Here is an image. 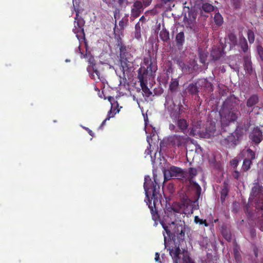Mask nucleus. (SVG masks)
I'll list each match as a JSON object with an SVG mask.
<instances>
[{"mask_svg":"<svg viewBox=\"0 0 263 263\" xmlns=\"http://www.w3.org/2000/svg\"><path fill=\"white\" fill-rule=\"evenodd\" d=\"M154 181L155 182H153L151 178L147 176L145 177V182L144 183V188L147 200L146 203L151 209V212L152 214H153V216H155V215L154 214V210L151 206V199H154V203H155V199L158 198L159 190L160 189L158 182L156 181L155 178H154Z\"/></svg>","mask_w":263,"mask_h":263,"instance_id":"obj_1","label":"nucleus"},{"mask_svg":"<svg viewBox=\"0 0 263 263\" xmlns=\"http://www.w3.org/2000/svg\"><path fill=\"white\" fill-rule=\"evenodd\" d=\"M116 44L119 48L121 67L124 73V71L128 69L129 66V63L130 62L128 60L130 58V54L127 52V47L123 43L120 37L118 39Z\"/></svg>","mask_w":263,"mask_h":263,"instance_id":"obj_2","label":"nucleus"},{"mask_svg":"<svg viewBox=\"0 0 263 263\" xmlns=\"http://www.w3.org/2000/svg\"><path fill=\"white\" fill-rule=\"evenodd\" d=\"M220 135L221 138H220V142L226 147L235 146L237 144L239 138L238 133L236 130L233 133H227L224 127H223V129H221Z\"/></svg>","mask_w":263,"mask_h":263,"instance_id":"obj_3","label":"nucleus"},{"mask_svg":"<svg viewBox=\"0 0 263 263\" xmlns=\"http://www.w3.org/2000/svg\"><path fill=\"white\" fill-rule=\"evenodd\" d=\"M219 114L222 129L228 126L230 123L235 121L240 115L238 110H220Z\"/></svg>","mask_w":263,"mask_h":263,"instance_id":"obj_4","label":"nucleus"},{"mask_svg":"<svg viewBox=\"0 0 263 263\" xmlns=\"http://www.w3.org/2000/svg\"><path fill=\"white\" fill-rule=\"evenodd\" d=\"M164 178L170 180L172 178H176L181 179L187 176V172L184 171L181 168L172 166L167 168L164 169L163 171Z\"/></svg>","mask_w":263,"mask_h":263,"instance_id":"obj_5","label":"nucleus"},{"mask_svg":"<svg viewBox=\"0 0 263 263\" xmlns=\"http://www.w3.org/2000/svg\"><path fill=\"white\" fill-rule=\"evenodd\" d=\"M190 183L191 190L195 193V195L193 199H186V201L185 203L192 204V208L191 211V213H193V210L197 209L198 207V200L201 194V189L200 185L193 180H191Z\"/></svg>","mask_w":263,"mask_h":263,"instance_id":"obj_6","label":"nucleus"},{"mask_svg":"<svg viewBox=\"0 0 263 263\" xmlns=\"http://www.w3.org/2000/svg\"><path fill=\"white\" fill-rule=\"evenodd\" d=\"M173 227V233L175 236L180 239H184L185 233V224L183 221H176L173 222L171 227Z\"/></svg>","mask_w":263,"mask_h":263,"instance_id":"obj_7","label":"nucleus"},{"mask_svg":"<svg viewBox=\"0 0 263 263\" xmlns=\"http://www.w3.org/2000/svg\"><path fill=\"white\" fill-rule=\"evenodd\" d=\"M196 13L194 11H190L187 14H185L183 22L185 26L190 29L195 31L196 29Z\"/></svg>","mask_w":263,"mask_h":263,"instance_id":"obj_8","label":"nucleus"},{"mask_svg":"<svg viewBox=\"0 0 263 263\" xmlns=\"http://www.w3.org/2000/svg\"><path fill=\"white\" fill-rule=\"evenodd\" d=\"M238 102L239 100L234 96H230L223 102L220 110H238Z\"/></svg>","mask_w":263,"mask_h":263,"instance_id":"obj_9","label":"nucleus"},{"mask_svg":"<svg viewBox=\"0 0 263 263\" xmlns=\"http://www.w3.org/2000/svg\"><path fill=\"white\" fill-rule=\"evenodd\" d=\"M85 24V21L81 17H79V11L76 12V16L74 17V28L72 31L74 34H76L77 36L78 34H84V26Z\"/></svg>","mask_w":263,"mask_h":263,"instance_id":"obj_10","label":"nucleus"},{"mask_svg":"<svg viewBox=\"0 0 263 263\" xmlns=\"http://www.w3.org/2000/svg\"><path fill=\"white\" fill-rule=\"evenodd\" d=\"M189 138L186 136H180L174 135L168 138V141L174 146H185L189 141Z\"/></svg>","mask_w":263,"mask_h":263,"instance_id":"obj_11","label":"nucleus"},{"mask_svg":"<svg viewBox=\"0 0 263 263\" xmlns=\"http://www.w3.org/2000/svg\"><path fill=\"white\" fill-rule=\"evenodd\" d=\"M144 8L142 2L139 0H136L133 5L131 16L134 18L138 17L143 11Z\"/></svg>","mask_w":263,"mask_h":263,"instance_id":"obj_12","label":"nucleus"},{"mask_svg":"<svg viewBox=\"0 0 263 263\" xmlns=\"http://www.w3.org/2000/svg\"><path fill=\"white\" fill-rule=\"evenodd\" d=\"M250 138L255 144H258L263 139L262 131L256 127L251 132Z\"/></svg>","mask_w":263,"mask_h":263,"instance_id":"obj_13","label":"nucleus"},{"mask_svg":"<svg viewBox=\"0 0 263 263\" xmlns=\"http://www.w3.org/2000/svg\"><path fill=\"white\" fill-rule=\"evenodd\" d=\"M262 196H263V186L258 182L254 183L250 192L249 200L252 198L259 197Z\"/></svg>","mask_w":263,"mask_h":263,"instance_id":"obj_14","label":"nucleus"},{"mask_svg":"<svg viewBox=\"0 0 263 263\" xmlns=\"http://www.w3.org/2000/svg\"><path fill=\"white\" fill-rule=\"evenodd\" d=\"M108 100L111 104V108L110 110L108 112L107 117L101 123L100 128H101L105 124L107 120H109L111 118H114L115 116V107H114L115 103L114 98L112 97L109 96L108 97Z\"/></svg>","mask_w":263,"mask_h":263,"instance_id":"obj_15","label":"nucleus"},{"mask_svg":"<svg viewBox=\"0 0 263 263\" xmlns=\"http://www.w3.org/2000/svg\"><path fill=\"white\" fill-rule=\"evenodd\" d=\"M186 201V199L184 200L183 201V203L182 204H180L179 203H175L172 205L171 207L172 210L175 212L177 213H181L183 212L184 210V207L186 206V208H188L190 206L192 208V204L191 203H186L185 202Z\"/></svg>","mask_w":263,"mask_h":263,"instance_id":"obj_16","label":"nucleus"},{"mask_svg":"<svg viewBox=\"0 0 263 263\" xmlns=\"http://www.w3.org/2000/svg\"><path fill=\"white\" fill-rule=\"evenodd\" d=\"M243 62L245 70H246V72L249 74H251L253 73L254 70L252 67V63L251 62L250 57L248 55L245 56L243 58Z\"/></svg>","mask_w":263,"mask_h":263,"instance_id":"obj_17","label":"nucleus"},{"mask_svg":"<svg viewBox=\"0 0 263 263\" xmlns=\"http://www.w3.org/2000/svg\"><path fill=\"white\" fill-rule=\"evenodd\" d=\"M224 52L223 49L219 48H213L211 50L210 56L214 61L219 60L221 57L223 56Z\"/></svg>","mask_w":263,"mask_h":263,"instance_id":"obj_18","label":"nucleus"},{"mask_svg":"<svg viewBox=\"0 0 263 263\" xmlns=\"http://www.w3.org/2000/svg\"><path fill=\"white\" fill-rule=\"evenodd\" d=\"M170 254L173 259V263H179L180 259L179 255L181 254V250L179 247L175 246L174 248L170 249Z\"/></svg>","mask_w":263,"mask_h":263,"instance_id":"obj_19","label":"nucleus"},{"mask_svg":"<svg viewBox=\"0 0 263 263\" xmlns=\"http://www.w3.org/2000/svg\"><path fill=\"white\" fill-rule=\"evenodd\" d=\"M215 133V126L213 124H210L209 126L206 127L205 132H202L201 137L204 138H210L213 136Z\"/></svg>","mask_w":263,"mask_h":263,"instance_id":"obj_20","label":"nucleus"},{"mask_svg":"<svg viewBox=\"0 0 263 263\" xmlns=\"http://www.w3.org/2000/svg\"><path fill=\"white\" fill-rule=\"evenodd\" d=\"M197 84L198 85V87H199V88H204L209 89V90H212L211 83L206 79H199L197 81Z\"/></svg>","mask_w":263,"mask_h":263,"instance_id":"obj_21","label":"nucleus"},{"mask_svg":"<svg viewBox=\"0 0 263 263\" xmlns=\"http://www.w3.org/2000/svg\"><path fill=\"white\" fill-rule=\"evenodd\" d=\"M144 64L147 65L146 71L147 72L152 73L155 71L157 69V66L155 63H153L148 58H145L144 60Z\"/></svg>","mask_w":263,"mask_h":263,"instance_id":"obj_22","label":"nucleus"},{"mask_svg":"<svg viewBox=\"0 0 263 263\" xmlns=\"http://www.w3.org/2000/svg\"><path fill=\"white\" fill-rule=\"evenodd\" d=\"M87 70L89 72L90 74V77L91 79H93L94 80L96 79V78L98 79H99L101 80L100 79V72L96 68L95 65H93L92 66V69H90V67H88L87 68Z\"/></svg>","mask_w":263,"mask_h":263,"instance_id":"obj_23","label":"nucleus"},{"mask_svg":"<svg viewBox=\"0 0 263 263\" xmlns=\"http://www.w3.org/2000/svg\"><path fill=\"white\" fill-rule=\"evenodd\" d=\"M201 134H202V131L200 130V123L197 122L196 124L193 125L190 131V135L193 136L199 135L201 137Z\"/></svg>","mask_w":263,"mask_h":263,"instance_id":"obj_24","label":"nucleus"},{"mask_svg":"<svg viewBox=\"0 0 263 263\" xmlns=\"http://www.w3.org/2000/svg\"><path fill=\"white\" fill-rule=\"evenodd\" d=\"M165 103L164 105L167 108L170 112H172L175 108V105L174 103L173 99L171 96H167L165 98Z\"/></svg>","mask_w":263,"mask_h":263,"instance_id":"obj_25","label":"nucleus"},{"mask_svg":"<svg viewBox=\"0 0 263 263\" xmlns=\"http://www.w3.org/2000/svg\"><path fill=\"white\" fill-rule=\"evenodd\" d=\"M128 22L127 17L123 18L119 23V28H118L119 31V35H123V29L126 27Z\"/></svg>","mask_w":263,"mask_h":263,"instance_id":"obj_26","label":"nucleus"},{"mask_svg":"<svg viewBox=\"0 0 263 263\" xmlns=\"http://www.w3.org/2000/svg\"><path fill=\"white\" fill-rule=\"evenodd\" d=\"M177 64L181 68L182 71L184 73H189L191 71V67L189 65L185 64L181 60L178 59Z\"/></svg>","mask_w":263,"mask_h":263,"instance_id":"obj_27","label":"nucleus"},{"mask_svg":"<svg viewBox=\"0 0 263 263\" xmlns=\"http://www.w3.org/2000/svg\"><path fill=\"white\" fill-rule=\"evenodd\" d=\"M199 89L200 88L198 87L196 82L195 84H190L187 88V90L191 95H196L198 92Z\"/></svg>","mask_w":263,"mask_h":263,"instance_id":"obj_28","label":"nucleus"},{"mask_svg":"<svg viewBox=\"0 0 263 263\" xmlns=\"http://www.w3.org/2000/svg\"><path fill=\"white\" fill-rule=\"evenodd\" d=\"M258 102V98L256 95H252L247 101V106L248 107H251Z\"/></svg>","mask_w":263,"mask_h":263,"instance_id":"obj_29","label":"nucleus"},{"mask_svg":"<svg viewBox=\"0 0 263 263\" xmlns=\"http://www.w3.org/2000/svg\"><path fill=\"white\" fill-rule=\"evenodd\" d=\"M139 80H140V85L141 86L142 91L145 93V94L147 97H149L152 93V92L150 91L149 88L147 87V86L144 83V81L141 77H139Z\"/></svg>","mask_w":263,"mask_h":263,"instance_id":"obj_30","label":"nucleus"},{"mask_svg":"<svg viewBox=\"0 0 263 263\" xmlns=\"http://www.w3.org/2000/svg\"><path fill=\"white\" fill-rule=\"evenodd\" d=\"M185 37L183 32H180L177 34L176 41L178 46H181L184 42Z\"/></svg>","mask_w":263,"mask_h":263,"instance_id":"obj_31","label":"nucleus"},{"mask_svg":"<svg viewBox=\"0 0 263 263\" xmlns=\"http://www.w3.org/2000/svg\"><path fill=\"white\" fill-rule=\"evenodd\" d=\"M214 9V7L213 5L206 2H204L201 7V10L206 13L211 12L213 11Z\"/></svg>","mask_w":263,"mask_h":263,"instance_id":"obj_32","label":"nucleus"},{"mask_svg":"<svg viewBox=\"0 0 263 263\" xmlns=\"http://www.w3.org/2000/svg\"><path fill=\"white\" fill-rule=\"evenodd\" d=\"M161 5L165 6L167 10H171L175 6L174 0H161Z\"/></svg>","mask_w":263,"mask_h":263,"instance_id":"obj_33","label":"nucleus"},{"mask_svg":"<svg viewBox=\"0 0 263 263\" xmlns=\"http://www.w3.org/2000/svg\"><path fill=\"white\" fill-rule=\"evenodd\" d=\"M159 36L160 39L164 42H167L170 40L169 33L165 29H163V30L160 31Z\"/></svg>","mask_w":263,"mask_h":263,"instance_id":"obj_34","label":"nucleus"},{"mask_svg":"<svg viewBox=\"0 0 263 263\" xmlns=\"http://www.w3.org/2000/svg\"><path fill=\"white\" fill-rule=\"evenodd\" d=\"M239 44L243 52H246L248 49V45L246 39L244 37L240 38Z\"/></svg>","mask_w":263,"mask_h":263,"instance_id":"obj_35","label":"nucleus"},{"mask_svg":"<svg viewBox=\"0 0 263 263\" xmlns=\"http://www.w3.org/2000/svg\"><path fill=\"white\" fill-rule=\"evenodd\" d=\"M177 125L178 127L182 131L185 130L187 127L186 121L183 119L178 120Z\"/></svg>","mask_w":263,"mask_h":263,"instance_id":"obj_36","label":"nucleus"},{"mask_svg":"<svg viewBox=\"0 0 263 263\" xmlns=\"http://www.w3.org/2000/svg\"><path fill=\"white\" fill-rule=\"evenodd\" d=\"M252 164V161L251 159L249 158H246L243 160V165L242 166V169L243 171H247L250 168V165Z\"/></svg>","mask_w":263,"mask_h":263,"instance_id":"obj_37","label":"nucleus"},{"mask_svg":"<svg viewBox=\"0 0 263 263\" xmlns=\"http://www.w3.org/2000/svg\"><path fill=\"white\" fill-rule=\"evenodd\" d=\"M214 19V22L217 25L221 26L223 22V17L219 13L217 12L215 14Z\"/></svg>","mask_w":263,"mask_h":263,"instance_id":"obj_38","label":"nucleus"},{"mask_svg":"<svg viewBox=\"0 0 263 263\" xmlns=\"http://www.w3.org/2000/svg\"><path fill=\"white\" fill-rule=\"evenodd\" d=\"M228 39L230 41V44L232 46H235L237 44V37L236 35L232 33H230L228 35Z\"/></svg>","mask_w":263,"mask_h":263,"instance_id":"obj_39","label":"nucleus"},{"mask_svg":"<svg viewBox=\"0 0 263 263\" xmlns=\"http://www.w3.org/2000/svg\"><path fill=\"white\" fill-rule=\"evenodd\" d=\"M255 206L257 209L263 210V196L258 197L255 202Z\"/></svg>","mask_w":263,"mask_h":263,"instance_id":"obj_40","label":"nucleus"},{"mask_svg":"<svg viewBox=\"0 0 263 263\" xmlns=\"http://www.w3.org/2000/svg\"><path fill=\"white\" fill-rule=\"evenodd\" d=\"M200 61L203 63L205 64L206 58L208 57V53L200 51L199 53Z\"/></svg>","mask_w":263,"mask_h":263,"instance_id":"obj_41","label":"nucleus"},{"mask_svg":"<svg viewBox=\"0 0 263 263\" xmlns=\"http://www.w3.org/2000/svg\"><path fill=\"white\" fill-rule=\"evenodd\" d=\"M248 39L250 44L254 42L255 39V35L254 32L251 30H248L247 32Z\"/></svg>","mask_w":263,"mask_h":263,"instance_id":"obj_42","label":"nucleus"},{"mask_svg":"<svg viewBox=\"0 0 263 263\" xmlns=\"http://www.w3.org/2000/svg\"><path fill=\"white\" fill-rule=\"evenodd\" d=\"M189 176L187 177L189 181L192 180L193 178L197 175V170L195 168H190L189 171Z\"/></svg>","mask_w":263,"mask_h":263,"instance_id":"obj_43","label":"nucleus"},{"mask_svg":"<svg viewBox=\"0 0 263 263\" xmlns=\"http://www.w3.org/2000/svg\"><path fill=\"white\" fill-rule=\"evenodd\" d=\"M194 221L196 223H199L200 224H204L205 227H208L209 224L206 222V220H203L200 219L198 216H195L194 219Z\"/></svg>","mask_w":263,"mask_h":263,"instance_id":"obj_44","label":"nucleus"},{"mask_svg":"<svg viewBox=\"0 0 263 263\" xmlns=\"http://www.w3.org/2000/svg\"><path fill=\"white\" fill-rule=\"evenodd\" d=\"M178 82L177 81H173L170 85V89L172 91H175L178 87Z\"/></svg>","mask_w":263,"mask_h":263,"instance_id":"obj_45","label":"nucleus"},{"mask_svg":"<svg viewBox=\"0 0 263 263\" xmlns=\"http://www.w3.org/2000/svg\"><path fill=\"white\" fill-rule=\"evenodd\" d=\"M191 3L194 4V7H201L203 3H204V0H192Z\"/></svg>","mask_w":263,"mask_h":263,"instance_id":"obj_46","label":"nucleus"},{"mask_svg":"<svg viewBox=\"0 0 263 263\" xmlns=\"http://www.w3.org/2000/svg\"><path fill=\"white\" fill-rule=\"evenodd\" d=\"M257 53L259 58L262 62H263V48L262 46L259 45L257 47Z\"/></svg>","mask_w":263,"mask_h":263,"instance_id":"obj_47","label":"nucleus"},{"mask_svg":"<svg viewBox=\"0 0 263 263\" xmlns=\"http://www.w3.org/2000/svg\"><path fill=\"white\" fill-rule=\"evenodd\" d=\"M247 152L248 153V156L250 158V159H251V160L255 159V154L253 151L250 149H247Z\"/></svg>","mask_w":263,"mask_h":263,"instance_id":"obj_48","label":"nucleus"},{"mask_svg":"<svg viewBox=\"0 0 263 263\" xmlns=\"http://www.w3.org/2000/svg\"><path fill=\"white\" fill-rule=\"evenodd\" d=\"M231 4L235 8H238L240 6V0H231Z\"/></svg>","mask_w":263,"mask_h":263,"instance_id":"obj_49","label":"nucleus"},{"mask_svg":"<svg viewBox=\"0 0 263 263\" xmlns=\"http://www.w3.org/2000/svg\"><path fill=\"white\" fill-rule=\"evenodd\" d=\"M222 233L223 236L227 240H230L231 239V235L227 230H223Z\"/></svg>","mask_w":263,"mask_h":263,"instance_id":"obj_50","label":"nucleus"},{"mask_svg":"<svg viewBox=\"0 0 263 263\" xmlns=\"http://www.w3.org/2000/svg\"><path fill=\"white\" fill-rule=\"evenodd\" d=\"M109 7L114 8L115 7V0H103Z\"/></svg>","mask_w":263,"mask_h":263,"instance_id":"obj_51","label":"nucleus"},{"mask_svg":"<svg viewBox=\"0 0 263 263\" xmlns=\"http://www.w3.org/2000/svg\"><path fill=\"white\" fill-rule=\"evenodd\" d=\"M118 80L120 83L119 85L120 86V87L125 86V84L126 82V79L122 78L121 76H119L118 78Z\"/></svg>","mask_w":263,"mask_h":263,"instance_id":"obj_52","label":"nucleus"},{"mask_svg":"<svg viewBox=\"0 0 263 263\" xmlns=\"http://www.w3.org/2000/svg\"><path fill=\"white\" fill-rule=\"evenodd\" d=\"M232 176L235 179L238 180L240 179V174L238 171H234L232 174Z\"/></svg>","mask_w":263,"mask_h":263,"instance_id":"obj_53","label":"nucleus"},{"mask_svg":"<svg viewBox=\"0 0 263 263\" xmlns=\"http://www.w3.org/2000/svg\"><path fill=\"white\" fill-rule=\"evenodd\" d=\"M234 256H235V259L237 261H239L241 257H240V255L238 251L236 249H235V250H234Z\"/></svg>","mask_w":263,"mask_h":263,"instance_id":"obj_54","label":"nucleus"},{"mask_svg":"<svg viewBox=\"0 0 263 263\" xmlns=\"http://www.w3.org/2000/svg\"><path fill=\"white\" fill-rule=\"evenodd\" d=\"M118 3L120 6L121 7H125L128 4V1L127 0H119Z\"/></svg>","mask_w":263,"mask_h":263,"instance_id":"obj_55","label":"nucleus"},{"mask_svg":"<svg viewBox=\"0 0 263 263\" xmlns=\"http://www.w3.org/2000/svg\"><path fill=\"white\" fill-rule=\"evenodd\" d=\"M183 260L184 263H194L189 257L184 256Z\"/></svg>","mask_w":263,"mask_h":263,"instance_id":"obj_56","label":"nucleus"},{"mask_svg":"<svg viewBox=\"0 0 263 263\" xmlns=\"http://www.w3.org/2000/svg\"><path fill=\"white\" fill-rule=\"evenodd\" d=\"M152 0H143L142 4L144 7H146L150 5Z\"/></svg>","mask_w":263,"mask_h":263,"instance_id":"obj_57","label":"nucleus"},{"mask_svg":"<svg viewBox=\"0 0 263 263\" xmlns=\"http://www.w3.org/2000/svg\"><path fill=\"white\" fill-rule=\"evenodd\" d=\"M238 161L237 159H234L231 161L232 165L234 166V168L237 167L238 165Z\"/></svg>","mask_w":263,"mask_h":263,"instance_id":"obj_58","label":"nucleus"},{"mask_svg":"<svg viewBox=\"0 0 263 263\" xmlns=\"http://www.w3.org/2000/svg\"><path fill=\"white\" fill-rule=\"evenodd\" d=\"M162 227H163V229L166 231V233H167V234L168 236H170V234L171 233V232L170 231V230L168 229V227L166 225H165L164 223H162Z\"/></svg>","mask_w":263,"mask_h":263,"instance_id":"obj_59","label":"nucleus"},{"mask_svg":"<svg viewBox=\"0 0 263 263\" xmlns=\"http://www.w3.org/2000/svg\"><path fill=\"white\" fill-rule=\"evenodd\" d=\"M227 195V191L226 190H222V192H221V198L222 199V198H224Z\"/></svg>","mask_w":263,"mask_h":263,"instance_id":"obj_60","label":"nucleus"},{"mask_svg":"<svg viewBox=\"0 0 263 263\" xmlns=\"http://www.w3.org/2000/svg\"><path fill=\"white\" fill-rule=\"evenodd\" d=\"M84 128H85V129L86 130H87V131L88 132V134H89L90 136H91L92 137H93V133L92 131L91 130L89 129L88 128H87V127H84Z\"/></svg>","mask_w":263,"mask_h":263,"instance_id":"obj_61","label":"nucleus"},{"mask_svg":"<svg viewBox=\"0 0 263 263\" xmlns=\"http://www.w3.org/2000/svg\"><path fill=\"white\" fill-rule=\"evenodd\" d=\"M123 107L122 106L121 107H119V105L118 104V102H116V113L118 112L119 113V111L121 110V109Z\"/></svg>","mask_w":263,"mask_h":263,"instance_id":"obj_62","label":"nucleus"},{"mask_svg":"<svg viewBox=\"0 0 263 263\" xmlns=\"http://www.w3.org/2000/svg\"><path fill=\"white\" fill-rule=\"evenodd\" d=\"M160 259L159 254L158 253H156L155 254V260L157 261H158Z\"/></svg>","mask_w":263,"mask_h":263,"instance_id":"obj_63","label":"nucleus"},{"mask_svg":"<svg viewBox=\"0 0 263 263\" xmlns=\"http://www.w3.org/2000/svg\"><path fill=\"white\" fill-rule=\"evenodd\" d=\"M175 127V125H174L173 124H171V125H170V128L171 129H172V130L174 129Z\"/></svg>","mask_w":263,"mask_h":263,"instance_id":"obj_64","label":"nucleus"}]
</instances>
